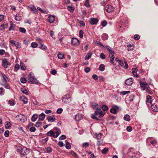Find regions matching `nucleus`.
<instances>
[{
	"label": "nucleus",
	"instance_id": "nucleus-1",
	"mask_svg": "<svg viewBox=\"0 0 158 158\" xmlns=\"http://www.w3.org/2000/svg\"><path fill=\"white\" fill-rule=\"evenodd\" d=\"M28 81L30 83L37 84L39 83V81L34 77L33 74L30 73L28 75Z\"/></svg>",
	"mask_w": 158,
	"mask_h": 158
},
{
	"label": "nucleus",
	"instance_id": "nucleus-6",
	"mask_svg": "<svg viewBox=\"0 0 158 158\" xmlns=\"http://www.w3.org/2000/svg\"><path fill=\"white\" fill-rule=\"evenodd\" d=\"M71 43L73 45L77 46L80 44V42L76 38H73L72 39Z\"/></svg>",
	"mask_w": 158,
	"mask_h": 158
},
{
	"label": "nucleus",
	"instance_id": "nucleus-3",
	"mask_svg": "<svg viewBox=\"0 0 158 158\" xmlns=\"http://www.w3.org/2000/svg\"><path fill=\"white\" fill-rule=\"evenodd\" d=\"M71 97L69 94H66L62 98V102L65 104L69 103L71 101Z\"/></svg>",
	"mask_w": 158,
	"mask_h": 158
},
{
	"label": "nucleus",
	"instance_id": "nucleus-37",
	"mask_svg": "<svg viewBox=\"0 0 158 158\" xmlns=\"http://www.w3.org/2000/svg\"><path fill=\"white\" fill-rule=\"evenodd\" d=\"M31 46L33 48H36L38 46V44L36 42H33L31 43Z\"/></svg>",
	"mask_w": 158,
	"mask_h": 158
},
{
	"label": "nucleus",
	"instance_id": "nucleus-63",
	"mask_svg": "<svg viewBox=\"0 0 158 158\" xmlns=\"http://www.w3.org/2000/svg\"><path fill=\"white\" fill-rule=\"evenodd\" d=\"M58 145L60 147H62L64 146V144L62 141H59L58 142Z\"/></svg>",
	"mask_w": 158,
	"mask_h": 158
},
{
	"label": "nucleus",
	"instance_id": "nucleus-2",
	"mask_svg": "<svg viewBox=\"0 0 158 158\" xmlns=\"http://www.w3.org/2000/svg\"><path fill=\"white\" fill-rule=\"evenodd\" d=\"M107 50L109 52V56L110 62L112 64H114V52L110 47L109 46H107Z\"/></svg>",
	"mask_w": 158,
	"mask_h": 158
},
{
	"label": "nucleus",
	"instance_id": "nucleus-36",
	"mask_svg": "<svg viewBox=\"0 0 158 158\" xmlns=\"http://www.w3.org/2000/svg\"><path fill=\"white\" fill-rule=\"evenodd\" d=\"M99 69L101 71H103L105 69V66L103 64H101L99 66Z\"/></svg>",
	"mask_w": 158,
	"mask_h": 158
},
{
	"label": "nucleus",
	"instance_id": "nucleus-28",
	"mask_svg": "<svg viewBox=\"0 0 158 158\" xmlns=\"http://www.w3.org/2000/svg\"><path fill=\"white\" fill-rule=\"evenodd\" d=\"M38 115L36 114H34L32 117L31 120L33 122H35L38 118Z\"/></svg>",
	"mask_w": 158,
	"mask_h": 158
},
{
	"label": "nucleus",
	"instance_id": "nucleus-19",
	"mask_svg": "<svg viewBox=\"0 0 158 158\" xmlns=\"http://www.w3.org/2000/svg\"><path fill=\"white\" fill-rule=\"evenodd\" d=\"M146 98V102L149 103L150 104H152V97L149 95H148L147 96Z\"/></svg>",
	"mask_w": 158,
	"mask_h": 158
},
{
	"label": "nucleus",
	"instance_id": "nucleus-42",
	"mask_svg": "<svg viewBox=\"0 0 158 158\" xmlns=\"http://www.w3.org/2000/svg\"><path fill=\"white\" fill-rule=\"evenodd\" d=\"M127 50L129 51L132 50L134 48L133 46L131 44L128 45L127 46Z\"/></svg>",
	"mask_w": 158,
	"mask_h": 158
},
{
	"label": "nucleus",
	"instance_id": "nucleus-51",
	"mask_svg": "<svg viewBox=\"0 0 158 158\" xmlns=\"http://www.w3.org/2000/svg\"><path fill=\"white\" fill-rule=\"evenodd\" d=\"M9 131L8 130L6 131L4 133V136L6 137H8L9 136Z\"/></svg>",
	"mask_w": 158,
	"mask_h": 158
},
{
	"label": "nucleus",
	"instance_id": "nucleus-26",
	"mask_svg": "<svg viewBox=\"0 0 158 158\" xmlns=\"http://www.w3.org/2000/svg\"><path fill=\"white\" fill-rule=\"evenodd\" d=\"M22 17L19 14H17L15 17V19L17 21H20Z\"/></svg>",
	"mask_w": 158,
	"mask_h": 158
},
{
	"label": "nucleus",
	"instance_id": "nucleus-54",
	"mask_svg": "<svg viewBox=\"0 0 158 158\" xmlns=\"http://www.w3.org/2000/svg\"><path fill=\"white\" fill-rule=\"evenodd\" d=\"M19 30L21 32L23 33H25L26 31L25 29L23 28L20 27L19 28Z\"/></svg>",
	"mask_w": 158,
	"mask_h": 158
},
{
	"label": "nucleus",
	"instance_id": "nucleus-31",
	"mask_svg": "<svg viewBox=\"0 0 158 158\" xmlns=\"http://www.w3.org/2000/svg\"><path fill=\"white\" fill-rule=\"evenodd\" d=\"M130 92V91H121L120 93V94L121 95H124L126 94H128Z\"/></svg>",
	"mask_w": 158,
	"mask_h": 158
},
{
	"label": "nucleus",
	"instance_id": "nucleus-25",
	"mask_svg": "<svg viewBox=\"0 0 158 158\" xmlns=\"http://www.w3.org/2000/svg\"><path fill=\"white\" fill-rule=\"evenodd\" d=\"M140 85L142 87H143L144 88H147L148 85L146 82H143L140 83Z\"/></svg>",
	"mask_w": 158,
	"mask_h": 158
},
{
	"label": "nucleus",
	"instance_id": "nucleus-43",
	"mask_svg": "<svg viewBox=\"0 0 158 158\" xmlns=\"http://www.w3.org/2000/svg\"><path fill=\"white\" fill-rule=\"evenodd\" d=\"M41 46L40 48L42 50H45L47 49V47L44 44H40Z\"/></svg>",
	"mask_w": 158,
	"mask_h": 158
},
{
	"label": "nucleus",
	"instance_id": "nucleus-12",
	"mask_svg": "<svg viewBox=\"0 0 158 158\" xmlns=\"http://www.w3.org/2000/svg\"><path fill=\"white\" fill-rule=\"evenodd\" d=\"M55 19V16L53 15H49L48 18V21L50 23H53Z\"/></svg>",
	"mask_w": 158,
	"mask_h": 158
},
{
	"label": "nucleus",
	"instance_id": "nucleus-46",
	"mask_svg": "<svg viewBox=\"0 0 158 158\" xmlns=\"http://www.w3.org/2000/svg\"><path fill=\"white\" fill-rule=\"evenodd\" d=\"M102 108L104 110H107L108 109V106L105 105H103L102 106Z\"/></svg>",
	"mask_w": 158,
	"mask_h": 158
},
{
	"label": "nucleus",
	"instance_id": "nucleus-53",
	"mask_svg": "<svg viewBox=\"0 0 158 158\" xmlns=\"http://www.w3.org/2000/svg\"><path fill=\"white\" fill-rule=\"evenodd\" d=\"M20 81L22 83H26L27 80H26L25 78L23 77H22L21 78Z\"/></svg>",
	"mask_w": 158,
	"mask_h": 158
},
{
	"label": "nucleus",
	"instance_id": "nucleus-32",
	"mask_svg": "<svg viewBox=\"0 0 158 158\" xmlns=\"http://www.w3.org/2000/svg\"><path fill=\"white\" fill-rule=\"evenodd\" d=\"M21 90L23 93L27 95H28V93L27 90L25 89L24 88H21Z\"/></svg>",
	"mask_w": 158,
	"mask_h": 158
},
{
	"label": "nucleus",
	"instance_id": "nucleus-11",
	"mask_svg": "<svg viewBox=\"0 0 158 158\" xmlns=\"http://www.w3.org/2000/svg\"><path fill=\"white\" fill-rule=\"evenodd\" d=\"M99 110H97L95 111L94 114L92 115L91 117L92 118L94 119H97V116L98 115H99V114L100 113Z\"/></svg>",
	"mask_w": 158,
	"mask_h": 158
},
{
	"label": "nucleus",
	"instance_id": "nucleus-58",
	"mask_svg": "<svg viewBox=\"0 0 158 158\" xmlns=\"http://www.w3.org/2000/svg\"><path fill=\"white\" fill-rule=\"evenodd\" d=\"M125 65L123 64V67L125 69H127L128 68V65L127 64V61H125L124 62Z\"/></svg>",
	"mask_w": 158,
	"mask_h": 158
},
{
	"label": "nucleus",
	"instance_id": "nucleus-45",
	"mask_svg": "<svg viewBox=\"0 0 158 158\" xmlns=\"http://www.w3.org/2000/svg\"><path fill=\"white\" fill-rule=\"evenodd\" d=\"M58 57L60 59H63L64 58V55L59 53L58 55Z\"/></svg>",
	"mask_w": 158,
	"mask_h": 158
},
{
	"label": "nucleus",
	"instance_id": "nucleus-60",
	"mask_svg": "<svg viewBox=\"0 0 158 158\" xmlns=\"http://www.w3.org/2000/svg\"><path fill=\"white\" fill-rule=\"evenodd\" d=\"M134 39L136 40H138L140 37L139 35H135L134 37Z\"/></svg>",
	"mask_w": 158,
	"mask_h": 158
},
{
	"label": "nucleus",
	"instance_id": "nucleus-57",
	"mask_svg": "<svg viewBox=\"0 0 158 158\" xmlns=\"http://www.w3.org/2000/svg\"><path fill=\"white\" fill-rule=\"evenodd\" d=\"M93 78L95 80H97L98 79V76L96 74H94L92 76Z\"/></svg>",
	"mask_w": 158,
	"mask_h": 158
},
{
	"label": "nucleus",
	"instance_id": "nucleus-33",
	"mask_svg": "<svg viewBox=\"0 0 158 158\" xmlns=\"http://www.w3.org/2000/svg\"><path fill=\"white\" fill-rule=\"evenodd\" d=\"M66 144H65V147L66 148L68 149L71 148V146L70 145L69 143L67 141L65 140Z\"/></svg>",
	"mask_w": 158,
	"mask_h": 158
},
{
	"label": "nucleus",
	"instance_id": "nucleus-52",
	"mask_svg": "<svg viewBox=\"0 0 158 158\" xmlns=\"http://www.w3.org/2000/svg\"><path fill=\"white\" fill-rule=\"evenodd\" d=\"M100 57L102 59H104L106 58V56L104 53H102L100 54Z\"/></svg>",
	"mask_w": 158,
	"mask_h": 158
},
{
	"label": "nucleus",
	"instance_id": "nucleus-18",
	"mask_svg": "<svg viewBox=\"0 0 158 158\" xmlns=\"http://www.w3.org/2000/svg\"><path fill=\"white\" fill-rule=\"evenodd\" d=\"M10 42L12 44L14 45L17 48H19L20 46V44L18 42H17L13 40H10Z\"/></svg>",
	"mask_w": 158,
	"mask_h": 158
},
{
	"label": "nucleus",
	"instance_id": "nucleus-21",
	"mask_svg": "<svg viewBox=\"0 0 158 158\" xmlns=\"http://www.w3.org/2000/svg\"><path fill=\"white\" fill-rule=\"evenodd\" d=\"M130 116L127 114L125 115L123 118V119L124 120L128 122L130 121Z\"/></svg>",
	"mask_w": 158,
	"mask_h": 158
},
{
	"label": "nucleus",
	"instance_id": "nucleus-9",
	"mask_svg": "<svg viewBox=\"0 0 158 158\" xmlns=\"http://www.w3.org/2000/svg\"><path fill=\"white\" fill-rule=\"evenodd\" d=\"M98 21V20L97 18H92L90 19L89 22L91 24L95 25L97 23Z\"/></svg>",
	"mask_w": 158,
	"mask_h": 158
},
{
	"label": "nucleus",
	"instance_id": "nucleus-59",
	"mask_svg": "<svg viewBox=\"0 0 158 158\" xmlns=\"http://www.w3.org/2000/svg\"><path fill=\"white\" fill-rule=\"evenodd\" d=\"M11 125V123L10 122H8L6 124V129L9 128L10 127Z\"/></svg>",
	"mask_w": 158,
	"mask_h": 158
},
{
	"label": "nucleus",
	"instance_id": "nucleus-30",
	"mask_svg": "<svg viewBox=\"0 0 158 158\" xmlns=\"http://www.w3.org/2000/svg\"><path fill=\"white\" fill-rule=\"evenodd\" d=\"M1 75L5 81L6 82L9 81L8 78L3 73H2Z\"/></svg>",
	"mask_w": 158,
	"mask_h": 158
},
{
	"label": "nucleus",
	"instance_id": "nucleus-50",
	"mask_svg": "<svg viewBox=\"0 0 158 158\" xmlns=\"http://www.w3.org/2000/svg\"><path fill=\"white\" fill-rule=\"evenodd\" d=\"M30 8L32 10L34 11V13H35V12L36 11H37V9L34 6H31Z\"/></svg>",
	"mask_w": 158,
	"mask_h": 158
},
{
	"label": "nucleus",
	"instance_id": "nucleus-55",
	"mask_svg": "<svg viewBox=\"0 0 158 158\" xmlns=\"http://www.w3.org/2000/svg\"><path fill=\"white\" fill-rule=\"evenodd\" d=\"M101 24L103 27H104L106 26L107 24V22L106 20H104L102 22Z\"/></svg>",
	"mask_w": 158,
	"mask_h": 158
},
{
	"label": "nucleus",
	"instance_id": "nucleus-4",
	"mask_svg": "<svg viewBox=\"0 0 158 158\" xmlns=\"http://www.w3.org/2000/svg\"><path fill=\"white\" fill-rule=\"evenodd\" d=\"M2 64L4 68L6 69L8 67V66L10 65L11 63L7 59L4 58L2 59Z\"/></svg>",
	"mask_w": 158,
	"mask_h": 158
},
{
	"label": "nucleus",
	"instance_id": "nucleus-40",
	"mask_svg": "<svg viewBox=\"0 0 158 158\" xmlns=\"http://www.w3.org/2000/svg\"><path fill=\"white\" fill-rule=\"evenodd\" d=\"M41 121L38 120V121L36 123L35 126L37 127H39L42 124Z\"/></svg>",
	"mask_w": 158,
	"mask_h": 158
},
{
	"label": "nucleus",
	"instance_id": "nucleus-24",
	"mask_svg": "<svg viewBox=\"0 0 158 158\" xmlns=\"http://www.w3.org/2000/svg\"><path fill=\"white\" fill-rule=\"evenodd\" d=\"M151 138H149L147 139L148 141H150L151 143L153 145H155L157 143V142L156 140H150Z\"/></svg>",
	"mask_w": 158,
	"mask_h": 158
},
{
	"label": "nucleus",
	"instance_id": "nucleus-23",
	"mask_svg": "<svg viewBox=\"0 0 158 158\" xmlns=\"http://www.w3.org/2000/svg\"><path fill=\"white\" fill-rule=\"evenodd\" d=\"M7 26L8 25L7 24H3L0 26V30L1 31L3 30L6 28Z\"/></svg>",
	"mask_w": 158,
	"mask_h": 158
},
{
	"label": "nucleus",
	"instance_id": "nucleus-34",
	"mask_svg": "<svg viewBox=\"0 0 158 158\" xmlns=\"http://www.w3.org/2000/svg\"><path fill=\"white\" fill-rule=\"evenodd\" d=\"M102 38L103 40H106L108 38V36L107 34H104L102 35Z\"/></svg>",
	"mask_w": 158,
	"mask_h": 158
},
{
	"label": "nucleus",
	"instance_id": "nucleus-44",
	"mask_svg": "<svg viewBox=\"0 0 158 158\" xmlns=\"http://www.w3.org/2000/svg\"><path fill=\"white\" fill-rule=\"evenodd\" d=\"M59 135V133L58 132L56 131V132H53V136L54 138L57 137Z\"/></svg>",
	"mask_w": 158,
	"mask_h": 158
},
{
	"label": "nucleus",
	"instance_id": "nucleus-56",
	"mask_svg": "<svg viewBox=\"0 0 158 158\" xmlns=\"http://www.w3.org/2000/svg\"><path fill=\"white\" fill-rule=\"evenodd\" d=\"M62 111H63L62 109L61 108H60L57 109L56 112L58 114H60L62 113Z\"/></svg>",
	"mask_w": 158,
	"mask_h": 158
},
{
	"label": "nucleus",
	"instance_id": "nucleus-5",
	"mask_svg": "<svg viewBox=\"0 0 158 158\" xmlns=\"http://www.w3.org/2000/svg\"><path fill=\"white\" fill-rule=\"evenodd\" d=\"M16 118L17 120L23 122H24L27 120V118L24 115L21 114L18 115L16 116Z\"/></svg>",
	"mask_w": 158,
	"mask_h": 158
},
{
	"label": "nucleus",
	"instance_id": "nucleus-8",
	"mask_svg": "<svg viewBox=\"0 0 158 158\" xmlns=\"http://www.w3.org/2000/svg\"><path fill=\"white\" fill-rule=\"evenodd\" d=\"M29 153V150L27 148L23 147L21 150V153L23 155H26Z\"/></svg>",
	"mask_w": 158,
	"mask_h": 158
},
{
	"label": "nucleus",
	"instance_id": "nucleus-61",
	"mask_svg": "<svg viewBox=\"0 0 158 158\" xmlns=\"http://www.w3.org/2000/svg\"><path fill=\"white\" fill-rule=\"evenodd\" d=\"M46 151L47 152L50 153L52 151L51 148L49 147H48L46 148Z\"/></svg>",
	"mask_w": 158,
	"mask_h": 158
},
{
	"label": "nucleus",
	"instance_id": "nucleus-15",
	"mask_svg": "<svg viewBox=\"0 0 158 158\" xmlns=\"http://www.w3.org/2000/svg\"><path fill=\"white\" fill-rule=\"evenodd\" d=\"M48 121L49 122H52L56 120V118L54 115H51L49 117H48L47 118Z\"/></svg>",
	"mask_w": 158,
	"mask_h": 158
},
{
	"label": "nucleus",
	"instance_id": "nucleus-48",
	"mask_svg": "<svg viewBox=\"0 0 158 158\" xmlns=\"http://www.w3.org/2000/svg\"><path fill=\"white\" fill-rule=\"evenodd\" d=\"M8 103L10 106H14L15 104V103L13 100H9L8 101Z\"/></svg>",
	"mask_w": 158,
	"mask_h": 158
},
{
	"label": "nucleus",
	"instance_id": "nucleus-14",
	"mask_svg": "<svg viewBox=\"0 0 158 158\" xmlns=\"http://www.w3.org/2000/svg\"><path fill=\"white\" fill-rule=\"evenodd\" d=\"M92 108L94 110H98L100 109L101 106L96 103H92Z\"/></svg>",
	"mask_w": 158,
	"mask_h": 158
},
{
	"label": "nucleus",
	"instance_id": "nucleus-35",
	"mask_svg": "<svg viewBox=\"0 0 158 158\" xmlns=\"http://www.w3.org/2000/svg\"><path fill=\"white\" fill-rule=\"evenodd\" d=\"M67 8L69 11L72 12H73L74 10V7L72 6H68Z\"/></svg>",
	"mask_w": 158,
	"mask_h": 158
},
{
	"label": "nucleus",
	"instance_id": "nucleus-7",
	"mask_svg": "<svg viewBox=\"0 0 158 158\" xmlns=\"http://www.w3.org/2000/svg\"><path fill=\"white\" fill-rule=\"evenodd\" d=\"M158 102H156L154 104H151V108L152 111L156 112L158 111Z\"/></svg>",
	"mask_w": 158,
	"mask_h": 158
},
{
	"label": "nucleus",
	"instance_id": "nucleus-62",
	"mask_svg": "<svg viewBox=\"0 0 158 158\" xmlns=\"http://www.w3.org/2000/svg\"><path fill=\"white\" fill-rule=\"evenodd\" d=\"M66 138V136L64 135H62L59 137V139L60 140H62Z\"/></svg>",
	"mask_w": 158,
	"mask_h": 158
},
{
	"label": "nucleus",
	"instance_id": "nucleus-41",
	"mask_svg": "<svg viewBox=\"0 0 158 158\" xmlns=\"http://www.w3.org/2000/svg\"><path fill=\"white\" fill-rule=\"evenodd\" d=\"M92 53L91 52H89L87 54L86 56L85 57V60L89 59L91 56Z\"/></svg>",
	"mask_w": 158,
	"mask_h": 158
},
{
	"label": "nucleus",
	"instance_id": "nucleus-39",
	"mask_svg": "<svg viewBox=\"0 0 158 158\" xmlns=\"http://www.w3.org/2000/svg\"><path fill=\"white\" fill-rule=\"evenodd\" d=\"M53 132H54L52 130H50L47 133V135L48 136H53Z\"/></svg>",
	"mask_w": 158,
	"mask_h": 158
},
{
	"label": "nucleus",
	"instance_id": "nucleus-16",
	"mask_svg": "<svg viewBox=\"0 0 158 158\" xmlns=\"http://www.w3.org/2000/svg\"><path fill=\"white\" fill-rule=\"evenodd\" d=\"M83 117V115L81 114H78L75 116V119L76 121H79L81 120Z\"/></svg>",
	"mask_w": 158,
	"mask_h": 158
},
{
	"label": "nucleus",
	"instance_id": "nucleus-17",
	"mask_svg": "<svg viewBox=\"0 0 158 158\" xmlns=\"http://www.w3.org/2000/svg\"><path fill=\"white\" fill-rule=\"evenodd\" d=\"M118 108V107L116 105L114 106L110 110V112L113 114H116V109Z\"/></svg>",
	"mask_w": 158,
	"mask_h": 158
},
{
	"label": "nucleus",
	"instance_id": "nucleus-27",
	"mask_svg": "<svg viewBox=\"0 0 158 158\" xmlns=\"http://www.w3.org/2000/svg\"><path fill=\"white\" fill-rule=\"evenodd\" d=\"M100 113L99 114V117H102L106 113L104 111H102L101 109L99 110Z\"/></svg>",
	"mask_w": 158,
	"mask_h": 158
},
{
	"label": "nucleus",
	"instance_id": "nucleus-13",
	"mask_svg": "<svg viewBox=\"0 0 158 158\" xmlns=\"http://www.w3.org/2000/svg\"><path fill=\"white\" fill-rule=\"evenodd\" d=\"M105 9L107 12L109 13L111 12L114 10L113 7L110 5L106 6Z\"/></svg>",
	"mask_w": 158,
	"mask_h": 158
},
{
	"label": "nucleus",
	"instance_id": "nucleus-64",
	"mask_svg": "<svg viewBox=\"0 0 158 158\" xmlns=\"http://www.w3.org/2000/svg\"><path fill=\"white\" fill-rule=\"evenodd\" d=\"M85 5L86 7H89V1L88 0H86V1L85 2Z\"/></svg>",
	"mask_w": 158,
	"mask_h": 158
},
{
	"label": "nucleus",
	"instance_id": "nucleus-22",
	"mask_svg": "<svg viewBox=\"0 0 158 158\" xmlns=\"http://www.w3.org/2000/svg\"><path fill=\"white\" fill-rule=\"evenodd\" d=\"M20 65L21 69L22 70H25L26 69V66L22 62H20Z\"/></svg>",
	"mask_w": 158,
	"mask_h": 158
},
{
	"label": "nucleus",
	"instance_id": "nucleus-38",
	"mask_svg": "<svg viewBox=\"0 0 158 158\" xmlns=\"http://www.w3.org/2000/svg\"><path fill=\"white\" fill-rule=\"evenodd\" d=\"M108 150L109 149L108 148H105L102 150V152L103 154H105L108 151Z\"/></svg>",
	"mask_w": 158,
	"mask_h": 158
},
{
	"label": "nucleus",
	"instance_id": "nucleus-20",
	"mask_svg": "<svg viewBox=\"0 0 158 158\" xmlns=\"http://www.w3.org/2000/svg\"><path fill=\"white\" fill-rule=\"evenodd\" d=\"M45 115L44 114L42 113L40 114L39 116V120L40 121H43L45 118Z\"/></svg>",
	"mask_w": 158,
	"mask_h": 158
},
{
	"label": "nucleus",
	"instance_id": "nucleus-29",
	"mask_svg": "<svg viewBox=\"0 0 158 158\" xmlns=\"http://www.w3.org/2000/svg\"><path fill=\"white\" fill-rule=\"evenodd\" d=\"M94 135L96 136L97 139L98 140H99L101 138L102 136V134L101 133H100L99 134L95 133Z\"/></svg>",
	"mask_w": 158,
	"mask_h": 158
},
{
	"label": "nucleus",
	"instance_id": "nucleus-10",
	"mask_svg": "<svg viewBox=\"0 0 158 158\" xmlns=\"http://www.w3.org/2000/svg\"><path fill=\"white\" fill-rule=\"evenodd\" d=\"M133 80L132 78H128L125 81V83L127 85H131L133 83Z\"/></svg>",
	"mask_w": 158,
	"mask_h": 158
},
{
	"label": "nucleus",
	"instance_id": "nucleus-47",
	"mask_svg": "<svg viewBox=\"0 0 158 158\" xmlns=\"http://www.w3.org/2000/svg\"><path fill=\"white\" fill-rule=\"evenodd\" d=\"M19 68V65L18 64H16L15 66L14 71H17Z\"/></svg>",
	"mask_w": 158,
	"mask_h": 158
},
{
	"label": "nucleus",
	"instance_id": "nucleus-49",
	"mask_svg": "<svg viewBox=\"0 0 158 158\" xmlns=\"http://www.w3.org/2000/svg\"><path fill=\"white\" fill-rule=\"evenodd\" d=\"M84 33L82 30H80L79 31V37L81 38H82L83 37Z\"/></svg>",
	"mask_w": 158,
	"mask_h": 158
}]
</instances>
